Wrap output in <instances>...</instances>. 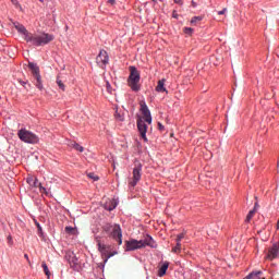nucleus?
<instances>
[{
    "instance_id": "nucleus-1",
    "label": "nucleus",
    "mask_w": 279,
    "mask_h": 279,
    "mask_svg": "<svg viewBox=\"0 0 279 279\" xmlns=\"http://www.w3.org/2000/svg\"><path fill=\"white\" fill-rule=\"evenodd\" d=\"M15 29L24 36L26 43H31L34 47H45V45H49L53 40V35L48 33H29L22 24H15Z\"/></svg>"
},
{
    "instance_id": "nucleus-2",
    "label": "nucleus",
    "mask_w": 279,
    "mask_h": 279,
    "mask_svg": "<svg viewBox=\"0 0 279 279\" xmlns=\"http://www.w3.org/2000/svg\"><path fill=\"white\" fill-rule=\"evenodd\" d=\"M141 112L143 117L137 118V130L140 132V136L147 142V124L151 125V112L147 107V104L141 102Z\"/></svg>"
},
{
    "instance_id": "nucleus-3",
    "label": "nucleus",
    "mask_w": 279,
    "mask_h": 279,
    "mask_svg": "<svg viewBox=\"0 0 279 279\" xmlns=\"http://www.w3.org/2000/svg\"><path fill=\"white\" fill-rule=\"evenodd\" d=\"M126 252H134V250H142V247H158L156 241L150 235H146L143 240H131L125 242Z\"/></svg>"
},
{
    "instance_id": "nucleus-4",
    "label": "nucleus",
    "mask_w": 279,
    "mask_h": 279,
    "mask_svg": "<svg viewBox=\"0 0 279 279\" xmlns=\"http://www.w3.org/2000/svg\"><path fill=\"white\" fill-rule=\"evenodd\" d=\"M104 232L108 234L109 236L113 238L114 241L118 242V244H123V233L121 231V226L118 223H106L102 227Z\"/></svg>"
},
{
    "instance_id": "nucleus-5",
    "label": "nucleus",
    "mask_w": 279,
    "mask_h": 279,
    "mask_svg": "<svg viewBox=\"0 0 279 279\" xmlns=\"http://www.w3.org/2000/svg\"><path fill=\"white\" fill-rule=\"evenodd\" d=\"M129 71L128 85L134 93H138L141 90V72L135 66H130Z\"/></svg>"
},
{
    "instance_id": "nucleus-6",
    "label": "nucleus",
    "mask_w": 279,
    "mask_h": 279,
    "mask_svg": "<svg viewBox=\"0 0 279 279\" xmlns=\"http://www.w3.org/2000/svg\"><path fill=\"white\" fill-rule=\"evenodd\" d=\"M17 136L20 138V141H22L23 143H28L31 145H36V143H38L39 138L36 136V134H34L33 132L26 130V129H21L17 132Z\"/></svg>"
},
{
    "instance_id": "nucleus-7",
    "label": "nucleus",
    "mask_w": 279,
    "mask_h": 279,
    "mask_svg": "<svg viewBox=\"0 0 279 279\" xmlns=\"http://www.w3.org/2000/svg\"><path fill=\"white\" fill-rule=\"evenodd\" d=\"M96 242H97L98 251L100 252V254L104 258V263H108V259L112 258V256H114V254H117V252L112 253L111 246L102 244L101 240L99 238H96Z\"/></svg>"
},
{
    "instance_id": "nucleus-8",
    "label": "nucleus",
    "mask_w": 279,
    "mask_h": 279,
    "mask_svg": "<svg viewBox=\"0 0 279 279\" xmlns=\"http://www.w3.org/2000/svg\"><path fill=\"white\" fill-rule=\"evenodd\" d=\"M142 171H143V165H141V162H135V167L133 169V177L132 179L129 181V186H136L138 184V182H141V178H142Z\"/></svg>"
},
{
    "instance_id": "nucleus-9",
    "label": "nucleus",
    "mask_w": 279,
    "mask_h": 279,
    "mask_svg": "<svg viewBox=\"0 0 279 279\" xmlns=\"http://www.w3.org/2000/svg\"><path fill=\"white\" fill-rule=\"evenodd\" d=\"M28 69L32 71L34 78L36 80L35 86L43 90V78L40 77V68L35 63H28Z\"/></svg>"
},
{
    "instance_id": "nucleus-10",
    "label": "nucleus",
    "mask_w": 279,
    "mask_h": 279,
    "mask_svg": "<svg viewBox=\"0 0 279 279\" xmlns=\"http://www.w3.org/2000/svg\"><path fill=\"white\" fill-rule=\"evenodd\" d=\"M26 182L31 189H39L40 193H45V195H49V192H47V189L43 187V184L38 182V179H36V177L28 175L26 178Z\"/></svg>"
},
{
    "instance_id": "nucleus-11",
    "label": "nucleus",
    "mask_w": 279,
    "mask_h": 279,
    "mask_svg": "<svg viewBox=\"0 0 279 279\" xmlns=\"http://www.w3.org/2000/svg\"><path fill=\"white\" fill-rule=\"evenodd\" d=\"M109 60L110 58L106 50H100L99 54L96 57V63L100 69H106V64H108Z\"/></svg>"
},
{
    "instance_id": "nucleus-12",
    "label": "nucleus",
    "mask_w": 279,
    "mask_h": 279,
    "mask_svg": "<svg viewBox=\"0 0 279 279\" xmlns=\"http://www.w3.org/2000/svg\"><path fill=\"white\" fill-rule=\"evenodd\" d=\"M167 269H169V262H163L161 266L159 267L157 276L159 278H162L167 274Z\"/></svg>"
},
{
    "instance_id": "nucleus-13",
    "label": "nucleus",
    "mask_w": 279,
    "mask_h": 279,
    "mask_svg": "<svg viewBox=\"0 0 279 279\" xmlns=\"http://www.w3.org/2000/svg\"><path fill=\"white\" fill-rule=\"evenodd\" d=\"M166 82H167V80H165V78L158 81L157 86H156L157 93H167V88L165 87Z\"/></svg>"
},
{
    "instance_id": "nucleus-14",
    "label": "nucleus",
    "mask_w": 279,
    "mask_h": 279,
    "mask_svg": "<svg viewBox=\"0 0 279 279\" xmlns=\"http://www.w3.org/2000/svg\"><path fill=\"white\" fill-rule=\"evenodd\" d=\"M106 210H114V208H117V201L112 199L109 201V203H106L105 205Z\"/></svg>"
},
{
    "instance_id": "nucleus-15",
    "label": "nucleus",
    "mask_w": 279,
    "mask_h": 279,
    "mask_svg": "<svg viewBox=\"0 0 279 279\" xmlns=\"http://www.w3.org/2000/svg\"><path fill=\"white\" fill-rule=\"evenodd\" d=\"M69 263H70V265H72L73 267H75V265H77L78 260H77V257H75V254L72 253V254L70 255Z\"/></svg>"
},
{
    "instance_id": "nucleus-16",
    "label": "nucleus",
    "mask_w": 279,
    "mask_h": 279,
    "mask_svg": "<svg viewBox=\"0 0 279 279\" xmlns=\"http://www.w3.org/2000/svg\"><path fill=\"white\" fill-rule=\"evenodd\" d=\"M255 215H256V209L250 210L246 216V222L250 223V221H252V219L254 218Z\"/></svg>"
},
{
    "instance_id": "nucleus-17",
    "label": "nucleus",
    "mask_w": 279,
    "mask_h": 279,
    "mask_svg": "<svg viewBox=\"0 0 279 279\" xmlns=\"http://www.w3.org/2000/svg\"><path fill=\"white\" fill-rule=\"evenodd\" d=\"M172 252L174 254H180V252H182V243L177 242V245L172 248Z\"/></svg>"
},
{
    "instance_id": "nucleus-18",
    "label": "nucleus",
    "mask_w": 279,
    "mask_h": 279,
    "mask_svg": "<svg viewBox=\"0 0 279 279\" xmlns=\"http://www.w3.org/2000/svg\"><path fill=\"white\" fill-rule=\"evenodd\" d=\"M87 178H89V180H93L94 182H97L99 180V177L95 174V172L87 173Z\"/></svg>"
},
{
    "instance_id": "nucleus-19",
    "label": "nucleus",
    "mask_w": 279,
    "mask_h": 279,
    "mask_svg": "<svg viewBox=\"0 0 279 279\" xmlns=\"http://www.w3.org/2000/svg\"><path fill=\"white\" fill-rule=\"evenodd\" d=\"M41 267H43L46 276L49 278V276H51V272L49 271V267L47 266V264L45 262L41 264Z\"/></svg>"
},
{
    "instance_id": "nucleus-20",
    "label": "nucleus",
    "mask_w": 279,
    "mask_h": 279,
    "mask_svg": "<svg viewBox=\"0 0 279 279\" xmlns=\"http://www.w3.org/2000/svg\"><path fill=\"white\" fill-rule=\"evenodd\" d=\"M72 147L74 149H76V151H81V153L84 151V147L82 145L77 144V143H73Z\"/></svg>"
},
{
    "instance_id": "nucleus-21",
    "label": "nucleus",
    "mask_w": 279,
    "mask_h": 279,
    "mask_svg": "<svg viewBox=\"0 0 279 279\" xmlns=\"http://www.w3.org/2000/svg\"><path fill=\"white\" fill-rule=\"evenodd\" d=\"M203 19H204L203 16H194L191 20V24L195 25V23H199V21H203Z\"/></svg>"
},
{
    "instance_id": "nucleus-22",
    "label": "nucleus",
    "mask_w": 279,
    "mask_h": 279,
    "mask_svg": "<svg viewBox=\"0 0 279 279\" xmlns=\"http://www.w3.org/2000/svg\"><path fill=\"white\" fill-rule=\"evenodd\" d=\"M57 84L59 88H61V90H65L64 83H62V80H60V77H57Z\"/></svg>"
},
{
    "instance_id": "nucleus-23",
    "label": "nucleus",
    "mask_w": 279,
    "mask_h": 279,
    "mask_svg": "<svg viewBox=\"0 0 279 279\" xmlns=\"http://www.w3.org/2000/svg\"><path fill=\"white\" fill-rule=\"evenodd\" d=\"M183 32H184V34H187L189 36H191V34H193V28H191V27H185V28L183 29Z\"/></svg>"
},
{
    "instance_id": "nucleus-24",
    "label": "nucleus",
    "mask_w": 279,
    "mask_h": 279,
    "mask_svg": "<svg viewBox=\"0 0 279 279\" xmlns=\"http://www.w3.org/2000/svg\"><path fill=\"white\" fill-rule=\"evenodd\" d=\"M65 232H68V234H73V232H75V229L73 227H65Z\"/></svg>"
},
{
    "instance_id": "nucleus-25",
    "label": "nucleus",
    "mask_w": 279,
    "mask_h": 279,
    "mask_svg": "<svg viewBox=\"0 0 279 279\" xmlns=\"http://www.w3.org/2000/svg\"><path fill=\"white\" fill-rule=\"evenodd\" d=\"M182 239H184V233H180V234L177 236V243H181Z\"/></svg>"
},
{
    "instance_id": "nucleus-26",
    "label": "nucleus",
    "mask_w": 279,
    "mask_h": 279,
    "mask_svg": "<svg viewBox=\"0 0 279 279\" xmlns=\"http://www.w3.org/2000/svg\"><path fill=\"white\" fill-rule=\"evenodd\" d=\"M116 119H118V121H123V116H121V113H119L118 111L116 112Z\"/></svg>"
},
{
    "instance_id": "nucleus-27",
    "label": "nucleus",
    "mask_w": 279,
    "mask_h": 279,
    "mask_svg": "<svg viewBox=\"0 0 279 279\" xmlns=\"http://www.w3.org/2000/svg\"><path fill=\"white\" fill-rule=\"evenodd\" d=\"M106 86H107L108 93H112V87L110 86L109 82L106 83Z\"/></svg>"
},
{
    "instance_id": "nucleus-28",
    "label": "nucleus",
    "mask_w": 279,
    "mask_h": 279,
    "mask_svg": "<svg viewBox=\"0 0 279 279\" xmlns=\"http://www.w3.org/2000/svg\"><path fill=\"white\" fill-rule=\"evenodd\" d=\"M226 12H228L227 8L222 9L221 11H219L218 14L219 15H223V14H226Z\"/></svg>"
},
{
    "instance_id": "nucleus-29",
    "label": "nucleus",
    "mask_w": 279,
    "mask_h": 279,
    "mask_svg": "<svg viewBox=\"0 0 279 279\" xmlns=\"http://www.w3.org/2000/svg\"><path fill=\"white\" fill-rule=\"evenodd\" d=\"M107 3H109L110 5H114V3H117L116 0H107Z\"/></svg>"
},
{
    "instance_id": "nucleus-30",
    "label": "nucleus",
    "mask_w": 279,
    "mask_h": 279,
    "mask_svg": "<svg viewBox=\"0 0 279 279\" xmlns=\"http://www.w3.org/2000/svg\"><path fill=\"white\" fill-rule=\"evenodd\" d=\"M36 226L38 228V232H43V227H40V223L36 222Z\"/></svg>"
},
{
    "instance_id": "nucleus-31",
    "label": "nucleus",
    "mask_w": 279,
    "mask_h": 279,
    "mask_svg": "<svg viewBox=\"0 0 279 279\" xmlns=\"http://www.w3.org/2000/svg\"><path fill=\"white\" fill-rule=\"evenodd\" d=\"M11 3H13V5H19V0H11Z\"/></svg>"
},
{
    "instance_id": "nucleus-32",
    "label": "nucleus",
    "mask_w": 279,
    "mask_h": 279,
    "mask_svg": "<svg viewBox=\"0 0 279 279\" xmlns=\"http://www.w3.org/2000/svg\"><path fill=\"white\" fill-rule=\"evenodd\" d=\"M253 210H255V213L258 210V203H255Z\"/></svg>"
},
{
    "instance_id": "nucleus-33",
    "label": "nucleus",
    "mask_w": 279,
    "mask_h": 279,
    "mask_svg": "<svg viewBox=\"0 0 279 279\" xmlns=\"http://www.w3.org/2000/svg\"><path fill=\"white\" fill-rule=\"evenodd\" d=\"M174 3L182 5V0H174Z\"/></svg>"
},
{
    "instance_id": "nucleus-34",
    "label": "nucleus",
    "mask_w": 279,
    "mask_h": 279,
    "mask_svg": "<svg viewBox=\"0 0 279 279\" xmlns=\"http://www.w3.org/2000/svg\"><path fill=\"white\" fill-rule=\"evenodd\" d=\"M159 130H165V126L161 123H158Z\"/></svg>"
},
{
    "instance_id": "nucleus-35",
    "label": "nucleus",
    "mask_w": 279,
    "mask_h": 279,
    "mask_svg": "<svg viewBox=\"0 0 279 279\" xmlns=\"http://www.w3.org/2000/svg\"><path fill=\"white\" fill-rule=\"evenodd\" d=\"M192 7L197 8V3L192 0Z\"/></svg>"
},
{
    "instance_id": "nucleus-36",
    "label": "nucleus",
    "mask_w": 279,
    "mask_h": 279,
    "mask_svg": "<svg viewBox=\"0 0 279 279\" xmlns=\"http://www.w3.org/2000/svg\"><path fill=\"white\" fill-rule=\"evenodd\" d=\"M277 230H279V220L277 221Z\"/></svg>"
},
{
    "instance_id": "nucleus-37",
    "label": "nucleus",
    "mask_w": 279,
    "mask_h": 279,
    "mask_svg": "<svg viewBox=\"0 0 279 279\" xmlns=\"http://www.w3.org/2000/svg\"><path fill=\"white\" fill-rule=\"evenodd\" d=\"M8 239H9V241H12V236L9 235Z\"/></svg>"
},
{
    "instance_id": "nucleus-38",
    "label": "nucleus",
    "mask_w": 279,
    "mask_h": 279,
    "mask_svg": "<svg viewBox=\"0 0 279 279\" xmlns=\"http://www.w3.org/2000/svg\"><path fill=\"white\" fill-rule=\"evenodd\" d=\"M277 169L279 170V160H278V163H277Z\"/></svg>"
},
{
    "instance_id": "nucleus-39",
    "label": "nucleus",
    "mask_w": 279,
    "mask_h": 279,
    "mask_svg": "<svg viewBox=\"0 0 279 279\" xmlns=\"http://www.w3.org/2000/svg\"><path fill=\"white\" fill-rule=\"evenodd\" d=\"M22 86H25V82H22Z\"/></svg>"
},
{
    "instance_id": "nucleus-40",
    "label": "nucleus",
    "mask_w": 279,
    "mask_h": 279,
    "mask_svg": "<svg viewBox=\"0 0 279 279\" xmlns=\"http://www.w3.org/2000/svg\"><path fill=\"white\" fill-rule=\"evenodd\" d=\"M24 256H25V258H28L27 254H25Z\"/></svg>"
},
{
    "instance_id": "nucleus-41",
    "label": "nucleus",
    "mask_w": 279,
    "mask_h": 279,
    "mask_svg": "<svg viewBox=\"0 0 279 279\" xmlns=\"http://www.w3.org/2000/svg\"><path fill=\"white\" fill-rule=\"evenodd\" d=\"M41 3L45 1V0H39Z\"/></svg>"
},
{
    "instance_id": "nucleus-42",
    "label": "nucleus",
    "mask_w": 279,
    "mask_h": 279,
    "mask_svg": "<svg viewBox=\"0 0 279 279\" xmlns=\"http://www.w3.org/2000/svg\"><path fill=\"white\" fill-rule=\"evenodd\" d=\"M262 279H265V278H262Z\"/></svg>"
}]
</instances>
